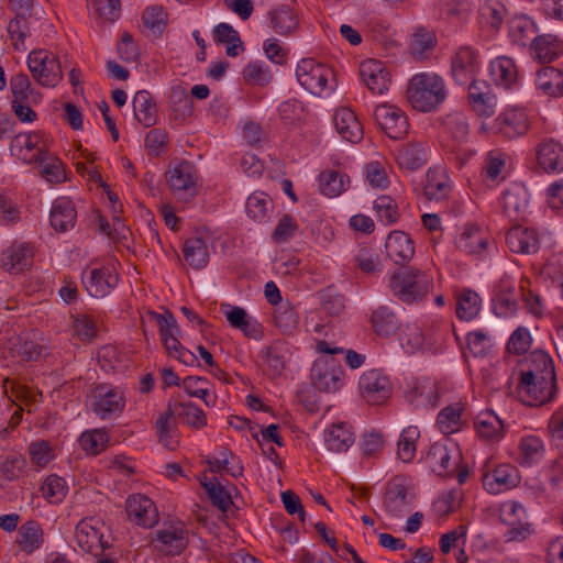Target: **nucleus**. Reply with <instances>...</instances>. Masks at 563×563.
<instances>
[{"label": "nucleus", "instance_id": "nucleus-52", "mask_svg": "<svg viewBox=\"0 0 563 563\" xmlns=\"http://www.w3.org/2000/svg\"><path fill=\"white\" fill-rule=\"evenodd\" d=\"M420 437V431L415 426H409L400 433L397 446L398 457L405 462H411L416 454V442Z\"/></svg>", "mask_w": 563, "mask_h": 563}, {"label": "nucleus", "instance_id": "nucleus-40", "mask_svg": "<svg viewBox=\"0 0 563 563\" xmlns=\"http://www.w3.org/2000/svg\"><path fill=\"white\" fill-rule=\"evenodd\" d=\"M427 144L422 142L410 143L397 152L398 164L408 170H417L426 163Z\"/></svg>", "mask_w": 563, "mask_h": 563}, {"label": "nucleus", "instance_id": "nucleus-45", "mask_svg": "<svg viewBox=\"0 0 563 563\" xmlns=\"http://www.w3.org/2000/svg\"><path fill=\"white\" fill-rule=\"evenodd\" d=\"M519 450V463L522 466H532L539 463L545 452L542 440L534 435L523 437L520 441Z\"/></svg>", "mask_w": 563, "mask_h": 563}, {"label": "nucleus", "instance_id": "nucleus-36", "mask_svg": "<svg viewBox=\"0 0 563 563\" xmlns=\"http://www.w3.org/2000/svg\"><path fill=\"white\" fill-rule=\"evenodd\" d=\"M531 56L540 63H551L562 51L556 36L544 34L533 37L530 45Z\"/></svg>", "mask_w": 563, "mask_h": 563}, {"label": "nucleus", "instance_id": "nucleus-1", "mask_svg": "<svg viewBox=\"0 0 563 563\" xmlns=\"http://www.w3.org/2000/svg\"><path fill=\"white\" fill-rule=\"evenodd\" d=\"M389 288L400 301L411 305L423 300L433 288V278L412 266H401L389 277Z\"/></svg>", "mask_w": 563, "mask_h": 563}, {"label": "nucleus", "instance_id": "nucleus-11", "mask_svg": "<svg viewBox=\"0 0 563 563\" xmlns=\"http://www.w3.org/2000/svg\"><path fill=\"white\" fill-rule=\"evenodd\" d=\"M362 397L372 405L384 402L391 394L389 378L379 369H369L358 380Z\"/></svg>", "mask_w": 563, "mask_h": 563}, {"label": "nucleus", "instance_id": "nucleus-55", "mask_svg": "<svg viewBox=\"0 0 563 563\" xmlns=\"http://www.w3.org/2000/svg\"><path fill=\"white\" fill-rule=\"evenodd\" d=\"M374 210L378 220L386 225L394 224L399 219L397 202L389 196H379L374 200Z\"/></svg>", "mask_w": 563, "mask_h": 563}, {"label": "nucleus", "instance_id": "nucleus-42", "mask_svg": "<svg viewBox=\"0 0 563 563\" xmlns=\"http://www.w3.org/2000/svg\"><path fill=\"white\" fill-rule=\"evenodd\" d=\"M273 30L279 35H290L298 26V19L292 9L286 4L268 13Z\"/></svg>", "mask_w": 563, "mask_h": 563}, {"label": "nucleus", "instance_id": "nucleus-24", "mask_svg": "<svg viewBox=\"0 0 563 563\" xmlns=\"http://www.w3.org/2000/svg\"><path fill=\"white\" fill-rule=\"evenodd\" d=\"M77 211L75 203L66 197L54 200L49 212L51 225L57 232H66L75 227Z\"/></svg>", "mask_w": 563, "mask_h": 563}, {"label": "nucleus", "instance_id": "nucleus-14", "mask_svg": "<svg viewBox=\"0 0 563 563\" xmlns=\"http://www.w3.org/2000/svg\"><path fill=\"white\" fill-rule=\"evenodd\" d=\"M99 520L86 518L76 526L75 537L78 547L86 553L99 555L109 545L103 541V534L99 527Z\"/></svg>", "mask_w": 563, "mask_h": 563}, {"label": "nucleus", "instance_id": "nucleus-41", "mask_svg": "<svg viewBox=\"0 0 563 563\" xmlns=\"http://www.w3.org/2000/svg\"><path fill=\"white\" fill-rule=\"evenodd\" d=\"M478 435L486 440H499L503 437L504 423L492 410L479 412L475 419Z\"/></svg>", "mask_w": 563, "mask_h": 563}, {"label": "nucleus", "instance_id": "nucleus-15", "mask_svg": "<svg viewBox=\"0 0 563 563\" xmlns=\"http://www.w3.org/2000/svg\"><path fill=\"white\" fill-rule=\"evenodd\" d=\"M484 488L490 494H499L516 487L520 482L519 472L511 464H500L482 477Z\"/></svg>", "mask_w": 563, "mask_h": 563}, {"label": "nucleus", "instance_id": "nucleus-38", "mask_svg": "<svg viewBox=\"0 0 563 563\" xmlns=\"http://www.w3.org/2000/svg\"><path fill=\"white\" fill-rule=\"evenodd\" d=\"M132 104L134 115L140 123L146 128L153 126L156 123L157 109L148 91H137L133 97Z\"/></svg>", "mask_w": 563, "mask_h": 563}, {"label": "nucleus", "instance_id": "nucleus-47", "mask_svg": "<svg viewBox=\"0 0 563 563\" xmlns=\"http://www.w3.org/2000/svg\"><path fill=\"white\" fill-rule=\"evenodd\" d=\"M349 184V177L336 170H324L319 175L320 191L331 198L340 196Z\"/></svg>", "mask_w": 563, "mask_h": 563}, {"label": "nucleus", "instance_id": "nucleus-46", "mask_svg": "<svg viewBox=\"0 0 563 563\" xmlns=\"http://www.w3.org/2000/svg\"><path fill=\"white\" fill-rule=\"evenodd\" d=\"M184 257L190 266L201 269L209 262V252L205 241L200 238L188 239L183 249Z\"/></svg>", "mask_w": 563, "mask_h": 563}, {"label": "nucleus", "instance_id": "nucleus-4", "mask_svg": "<svg viewBox=\"0 0 563 563\" xmlns=\"http://www.w3.org/2000/svg\"><path fill=\"white\" fill-rule=\"evenodd\" d=\"M32 77L43 87H55L63 78L57 56L45 49L32 51L27 56Z\"/></svg>", "mask_w": 563, "mask_h": 563}, {"label": "nucleus", "instance_id": "nucleus-3", "mask_svg": "<svg viewBox=\"0 0 563 563\" xmlns=\"http://www.w3.org/2000/svg\"><path fill=\"white\" fill-rule=\"evenodd\" d=\"M148 317L157 324L168 355L174 356L185 365H192L197 362V356L180 344L178 339L180 330L172 312L168 310L165 313L150 311Z\"/></svg>", "mask_w": 563, "mask_h": 563}, {"label": "nucleus", "instance_id": "nucleus-13", "mask_svg": "<svg viewBox=\"0 0 563 563\" xmlns=\"http://www.w3.org/2000/svg\"><path fill=\"white\" fill-rule=\"evenodd\" d=\"M118 275L109 266L85 269L82 284L91 297L103 298L118 285Z\"/></svg>", "mask_w": 563, "mask_h": 563}, {"label": "nucleus", "instance_id": "nucleus-19", "mask_svg": "<svg viewBox=\"0 0 563 563\" xmlns=\"http://www.w3.org/2000/svg\"><path fill=\"white\" fill-rule=\"evenodd\" d=\"M155 548L165 555H178L187 547V530L184 527L159 529L154 539Z\"/></svg>", "mask_w": 563, "mask_h": 563}, {"label": "nucleus", "instance_id": "nucleus-49", "mask_svg": "<svg viewBox=\"0 0 563 563\" xmlns=\"http://www.w3.org/2000/svg\"><path fill=\"white\" fill-rule=\"evenodd\" d=\"M273 210V200L262 191L251 194L246 200V213L255 222L268 219Z\"/></svg>", "mask_w": 563, "mask_h": 563}, {"label": "nucleus", "instance_id": "nucleus-39", "mask_svg": "<svg viewBox=\"0 0 563 563\" xmlns=\"http://www.w3.org/2000/svg\"><path fill=\"white\" fill-rule=\"evenodd\" d=\"M372 327L379 336L394 335L400 329L396 313L387 306H379L372 313Z\"/></svg>", "mask_w": 563, "mask_h": 563}, {"label": "nucleus", "instance_id": "nucleus-57", "mask_svg": "<svg viewBox=\"0 0 563 563\" xmlns=\"http://www.w3.org/2000/svg\"><path fill=\"white\" fill-rule=\"evenodd\" d=\"M243 78L251 85L264 87L272 81V73L264 62H250L243 69Z\"/></svg>", "mask_w": 563, "mask_h": 563}, {"label": "nucleus", "instance_id": "nucleus-22", "mask_svg": "<svg viewBox=\"0 0 563 563\" xmlns=\"http://www.w3.org/2000/svg\"><path fill=\"white\" fill-rule=\"evenodd\" d=\"M509 250L518 254H534L540 249V241L533 229L515 225L506 234Z\"/></svg>", "mask_w": 563, "mask_h": 563}, {"label": "nucleus", "instance_id": "nucleus-35", "mask_svg": "<svg viewBox=\"0 0 563 563\" xmlns=\"http://www.w3.org/2000/svg\"><path fill=\"white\" fill-rule=\"evenodd\" d=\"M536 87L548 97L563 95V71L552 66L541 68L537 73Z\"/></svg>", "mask_w": 563, "mask_h": 563}, {"label": "nucleus", "instance_id": "nucleus-44", "mask_svg": "<svg viewBox=\"0 0 563 563\" xmlns=\"http://www.w3.org/2000/svg\"><path fill=\"white\" fill-rule=\"evenodd\" d=\"M214 42L227 44V55L236 57L244 51L243 42L240 34L230 24L221 22L213 30Z\"/></svg>", "mask_w": 563, "mask_h": 563}, {"label": "nucleus", "instance_id": "nucleus-31", "mask_svg": "<svg viewBox=\"0 0 563 563\" xmlns=\"http://www.w3.org/2000/svg\"><path fill=\"white\" fill-rule=\"evenodd\" d=\"M167 175L168 185L174 192H189L190 196L195 194V168L189 162H180L170 168Z\"/></svg>", "mask_w": 563, "mask_h": 563}, {"label": "nucleus", "instance_id": "nucleus-61", "mask_svg": "<svg viewBox=\"0 0 563 563\" xmlns=\"http://www.w3.org/2000/svg\"><path fill=\"white\" fill-rule=\"evenodd\" d=\"M42 494L51 503H60L67 493V485L63 477L52 474L42 485Z\"/></svg>", "mask_w": 563, "mask_h": 563}, {"label": "nucleus", "instance_id": "nucleus-25", "mask_svg": "<svg viewBox=\"0 0 563 563\" xmlns=\"http://www.w3.org/2000/svg\"><path fill=\"white\" fill-rule=\"evenodd\" d=\"M468 86V101L473 110L482 117H490L494 114L495 98L489 93V86L486 81L473 78Z\"/></svg>", "mask_w": 563, "mask_h": 563}, {"label": "nucleus", "instance_id": "nucleus-23", "mask_svg": "<svg viewBox=\"0 0 563 563\" xmlns=\"http://www.w3.org/2000/svg\"><path fill=\"white\" fill-rule=\"evenodd\" d=\"M527 363L528 369L522 371L520 374L527 382L538 378L548 384L552 380H556L553 361L545 352H532Z\"/></svg>", "mask_w": 563, "mask_h": 563}, {"label": "nucleus", "instance_id": "nucleus-28", "mask_svg": "<svg viewBox=\"0 0 563 563\" xmlns=\"http://www.w3.org/2000/svg\"><path fill=\"white\" fill-rule=\"evenodd\" d=\"M528 191L521 185H512L504 190L501 196V208L506 217L518 219L528 208Z\"/></svg>", "mask_w": 563, "mask_h": 563}, {"label": "nucleus", "instance_id": "nucleus-54", "mask_svg": "<svg viewBox=\"0 0 563 563\" xmlns=\"http://www.w3.org/2000/svg\"><path fill=\"white\" fill-rule=\"evenodd\" d=\"M179 411V422L194 429H202L207 426L205 411L191 401H181Z\"/></svg>", "mask_w": 563, "mask_h": 563}, {"label": "nucleus", "instance_id": "nucleus-12", "mask_svg": "<svg viewBox=\"0 0 563 563\" xmlns=\"http://www.w3.org/2000/svg\"><path fill=\"white\" fill-rule=\"evenodd\" d=\"M374 118L380 129L393 140H401L408 132L405 112L390 104H380L374 111Z\"/></svg>", "mask_w": 563, "mask_h": 563}, {"label": "nucleus", "instance_id": "nucleus-20", "mask_svg": "<svg viewBox=\"0 0 563 563\" xmlns=\"http://www.w3.org/2000/svg\"><path fill=\"white\" fill-rule=\"evenodd\" d=\"M495 128L500 134L512 140L527 133L529 119L523 110L510 109L495 120Z\"/></svg>", "mask_w": 563, "mask_h": 563}, {"label": "nucleus", "instance_id": "nucleus-18", "mask_svg": "<svg viewBox=\"0 0 563 563\" xmlns=\"http://www.w3.org/2000/svg\"><path fill=\"white\" fill-rule=\"evenodd\" d=\"M489 243L488 233L476 224H466L455 240L456 247L470 255H482Z\"/></svg>", "mask_w": 563, "mask_h": 563}, {"label": "nucleus", "instance_id": "nucleus-32", "mask_svg": "<svg viewBox=\"0 0 563 563\" xmlns=\"http://www.w3.org/2000/svg\"><path fill=\"white\" fill-rule=\"evenodd\" d=\"M489 74L493 81L505 89L518 81V68L512 58L499 56L490 62Z\"/></svg>", "mask_w": 563, "mask_h": 563}, {"label": "nucleus", "instance_id": "nucleus-30", "mask_svg": "<svg viewBox=\"0 0 563 563\" xmlns=\"http://www.w3.org/2000/svg\"><path fill=\"white\" fill-rule=\"evenodd\" d=\"M31 265L32 252L25 244H13L2 253L1 266L10 274H20Z\"/></svg>", "mask_w": 563, "mask_h": 563}, {"label": "nucleus", "instance_id": "nucleus-51", "mask_svg": "<svg viewBox=\"0 0 563 563\" xmlns=\"http://www.w3.org/2000/svg\"><path fill=\"white\" fill-rule=\"evenodd\" d=\"M534 33V24L529 19L515 18L509 22V36L515 44L526 46L536 37Z\"/></svg>", "mask_w": 563, "mask_h": 563}, {"label": "nucleus", "instance_id": "nucleus-33", "mask_svg": "<svg viewBox=\"0 0 563 563\" xmlns=\"http://www.w3.org/2000/svg\"><path fill=\"white\" fill-rule=\"evenodd\" d=\"M354 441L355 437L352 427L345 422L331 424L324 434L325 446L335 453L346 452Z\"/></svg>", "mask_w": 563, "mask_h": 563}, {"label": "nucleus", "instance_id": "nucleus-26", "mask_svg": "<svg viewBox=\"0 0 563 563\" xmlns=\"http://www.w3.org/2000/svg\"><path fill=\"white\" fill-rule=\"evenodd\" d=\"M519 390L522 396L525 395L529 398V400L526 401L530 406L543 405L552 399L556 390V380H552L548 384L538 378L527 382L525 377L520 376Z\"/></svg>", "mask_w": 563, "mask_h": 563}, {"label": "nucleus", "instance_id": "nucleus-5", "mask_svg": "<svg viewBox=\"0 0 563 563\" xmlns=\"http://www.w3.org/2000/svg\"><path fill=\"white\" fill-rule=\"evenodd\" d=\"M311 382L319 391L335 393L343 383L344 371L333 357H320L311 367Z\"/></svg>", "mask_w": 563, "mask_h": 563}, {"label": "nucleus", "instance_id": "nucleus-53", "mask_svg": "<svg viewBox=\"0 0 563 563\" xmlns=\"http://www.w3.org/2000/svg\"><path fill=\"white\" fill-rule=\"evenodd\" d=\"M169 107L180 118L190 117L194 112V102L187 90L180 86L172 87L169 95Z\"/></svg>", "mask_w": 563, "mask_h": 563}, {"label": "nucleus", "instance_id": "nucleus-8", "mask_svg": "<svg viewBox=\"0 0 563 563\" xmlns=\"http://www.w3.org/2000/svg\"><path fill=\"white\" fill-rule=\"evenodd\" d=\"M332 70L312 58L301 59L296 68L298 82L311 95L320 96L327 87Z\"/></svg>", "mask_w": 563, "mask_h": 563}, {"label": "nucleus", "instance_id": "nucleus-37", "mask_svg": "<svg viewBox=\"0 0 563 563\" xmlns=\"http://www.w3.org/2000/svg\"><path fill=\"white\" fill-rule=\"evenodd\" d=\"M451 185L446 174L438 168H430L426 174L423 194L429 200H443L451 192Z\"/></svg>", "mask_w": 563, "mask_h": 563}, {"label": "nucleus", "instance_id": "nucleus-34", "mask_svg": "<svg viewBox=\"0 0 563 563\" xmlns=\"http://www.w3.org/2000/svg\"><path fill=\"white\" fill-rule=\"evenodd\" d=\"M24 161H27L30 164L33 162L37 163L41 175L51 184L62 183L66 178L60 161L43 150H40L37 154L32 155L30 158L24 156Z\"/></svg>", "mask_w": 563, "mask_h": 563}, {"label": "nucleus", "instance_id": "nucleus-59", "mask_svg": "<svg viewBox=\"0 0 563 563\" xmlns=\"http://www.w3.org/2000/svg\"><path fill=\"white\" fill-rule=\"evenodd\" d=\"M29 16L30 14L15 13V18L8 24V33L13 41L15 49H20L25 38L30 35Z\"/></svg>", "mask_w": 563, "mask_h": 563}, {"label": "nucleus", "instance_id": "nucleus-9", "mask_svg": "<svg viewBox=\"0 0 563 563\" xmlns=\"http://www.w3.org/2000/svg\"><path fill=\"white\" fill-rule=\"evenodd\" d=\"M479 68V54L471 46H460L451 57V75L461 86H466L475 78Z\"/></svg>", "mask_w": 563, "mask_h": 563}, {"label": "nucleus", "instance_id": "nucleus-27", "mask_svg": "<svg viewBox=\"0 0 563 563\" xmlns=\"http://www.w3.org/2000/svg\"><path fill=\"white\" fill-rule=\"evenodd\" d=\"M333 122L342 139L351 143H357L362 140L363 128L351 109H338L333 115Z\"/></svg>", "mask_w": 563, "mask_h": 563}, {"label": "nucleus", "instance_id": "nucleus-43", "mask_svg": "<svg viewBox=\"0 0 563 563\" xmlns=\"http://www.w3.org/2000/svg\"><path fill=\"white\" fill-rule=\"evenodd\" d=\"M482 309L479 295L471 289H463L456 296L455 312L459 319L471 321L476 318Z\"/></svg>", "mask_w": 563, "mask_h": 563}, {"label": "nucleus", "instance_id": "nucleus-48", "mask_svg": "<svg viewBox=\"0 0 563 563\" xmlns=\"http://www.w3.org/2000/svg\"><path fill=\"white\" fill-rule=\"evenodd\" d=\"M18 543L22 551L26 553L40 549L43 543V530L40 525L34 520L23 523L19 528Z\"/></svg>", "mask_w": 563, "mask_h": 563}, {"label": "nucleus", "instance_id": "nucleus-6", "mask_svg": "<svg viewBox=\"0 0 563 563\" xmlns=\"http://www.w3.org/2000/svg\"><path fill=\"white\" fill-rule=\"evenodd\" d=\"M413 498L415 495L405 478L395 477L386 486L383 499L384 510L390 518H401L410 511Z\"/></svg>", "mask_w": 563, "mask_h": 563}, {"label": "nucleus", "instance_id": "nucleus-21", "mask_svg": "<svg viewBox=\"0 0 563 563\" xmlns=\"http://www.w3.org/2000/svg\"><path fill=\"white\" fill-rule=\"evenodd\" d=\"M388 257L397 265L406 266L413 254L415 245L410 236L404 231H393L388 234L385 243Z\"/></svg>", "mask_w": 563, "mask_h": 563}, {"label": "nucleus", "instance_id": "nucleus-50", "mask_svg": "<svg viewBox=\"0 0 563 563\" xmlns=\"http://www.w3.org/2000/svg\"><path fill=\"white\" fill-rule=\"evenodd\" d=\"M464 406L455 402L444 407L438 415L437 424L441 432L451 434L460 430Z\"/></svg>", "mask_w": 563, "mask_h": 563}, {"label": "nucleus", "instance_id": "nucleus-60", "mask_svg": "<svg viewBox=\"0 0 563 563\" xmlns=\"http://www.w3.org/2000/svg\"><path fill=\"white\" fill-rule=\"evenodd\" d=\"M203 488L206 489L209 499L212 505L216 506L221 512H227L233 504L230 493L219 483L202 482Z\"/></svg>", "mask_w": 563, "mask_h": 563}, {"label": "nucleus", "instance_id": "nucleus-62", "mask_svg": "<svg viewBox=\"0 0 563 563\" xmlns=\"http://www.w3.org/2000/svg\"><path fill=\"white\" fill-rule=\"evenodd\" d=\"M265 364L268 366L272 376H279L285 368L286 357L283 345L275 343L267 346L263 352Z\"/></svg>", "mask_w": 563, "mask_h": 563}, {"label": "nucleus", "instance_id": "nucleus-10", "mask_svg": "<svg viewBox=\"0 0 563 563\" xmlns=\"http://www.w3.org/2000/svg\"><path fill=\"white\" fill-rule=\"evenodd\" d=\"M460 460L461 452L459 446L452 441L433 443L426 456L430 468L440 476H445L453 472Z\"/></svg>", "mask_w": 563, "mask_h": 563}, {"label": "nucleus", "instance_id": "nucleus-64", "mask_svg": "<svg viewBox=\"0 0 563 563\" xmlns=\"http://www.w3.org/2000/svg\"><path fill=\"white\" fill-rule=\"evenodd\" d=\"M400 342L408 352L420 350L424 344L422 330L417 324H407L401 332Z\"/></svg>", "mask_w": 563, "mask_h": 563}, {"label": "nucleus", "instance_id": "nucleus-7", "mask_svg": "<svg viewBox=\"0 0 563 563\" xmlns=\"http://www.w3.org/2000/svg\"><path fill=\"white\" fill-rule=\"evenodd\" d=\"M91 407L101 419L111 418L122 412L125 407V396L121 388L107 384L97 385L91 393Z\"/></svg>", "mask_w": 563, "mask_h": 563}, {"label": "nucleus", "instance_id": "nucleus-17", "mask_svg": "<svg viewBox=\"0 0 563 563\" xmlns=\"http://www.w3.org/2000/svg\"><path fill=\"white\" fill-rule=\"evenodd\" d=\"M360 76L366 87L375 95H383L390 85L388 69L377 59L362 62L360 65Z\"/></svg>", "mask_w": 563, "mask_h": 563}, {"label": "nucleus", "instance_id": "nucleus-2", "mask_svg": "<svg viewBox=\"0 0 563 563\" xmlns=\"http://www.w3.org/2000/svg\"><path fill=\"white\" fill-rule=\"evenodd\" d=\"M448 91L444 80L434 73L415 75L407 87L410 104L422 112L435 110L446 99Z\"/></svg>", "mask_w": 563, "mask_h": 563}, {"label": "nucleus", "instance_id": "nucleus-56", "mask_svg": "<svg viewBox=\"0 0 563 563\" xmlns=\"http://www.w3.org/2000/svg\"><path fill=\"white\" fill-rule=\"evenodd\" d=\"M274 323L283 333H291L298 327V314L295 308L285 302L274 311Z\"/></svg>", "mask_w": 563, "mask_h": 563}, {"label": "nucleus", "instance_id": "nucleus-16", "mask_svg": "<svg viewBox=\"0 0 563 563\" xmlns=\"http://www.w3.org/2000/svg\"><path fill=\"white\" fill-rule=\"evenodd\" d=\"M129 519L136 525L151 528L158 521V511L155 504L145 495H132L125 503Z\"/></svg>", "mask_w": 563, "mask_h": 563}, {"label": "nucleus", "instance_id": "nucleus-29", "mask_svg": "<svg viewBox=\"0 0 563 563\" xmlns=\"http://www.w3.org/2000/svg\"><path fill=\"white\" fill-rule=\"evenodd\" d=\"M540 166L548 173L563 172V146L554 140L542 141L537 148Z\"/></svg>", "mask_w": 563, "mask_h": 563}, {"label": "nucleus", "instance_id": "nucleus-58", "mask_svg": "<svg viewBox=\"0 0 563 563\" xmlns=\"http://www.w3.org/2000/svg\"><path fill=\"white\" fill-rule=\"evenodd\" d=\"M109 441V435L104 430L96 429L81 433L79 438L82 450L87 453L97 455L103 451Z\"/></svg>", "mask_w": 563, "mask_h": 563}, {"label": "nucleus", "instance_id": "nucleus-63", "mask_svg": "<svg viewBox=\"0 0 563 563\" xmlns=\"http://www.w3.org/2000/svg\"><path fill=\"white\" fill-rule=\"evenodd\" d=\"M506 9L504 4L492 0L481 8L482 20L494 30H498L505 18Z\"/></svg>", "mask_w": 563, "mask_h": 563}]
</instances>
